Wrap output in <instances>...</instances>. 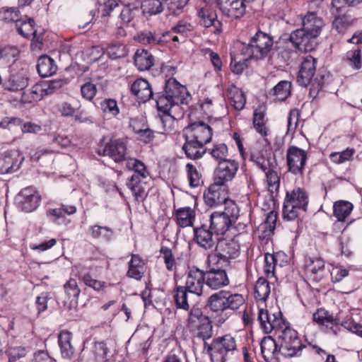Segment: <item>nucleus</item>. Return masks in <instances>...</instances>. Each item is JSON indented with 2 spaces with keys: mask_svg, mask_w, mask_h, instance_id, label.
Returning <instances> with one entry per match:
<instances>
[{
  "mask_svg": "<svg viewBox=\"0 0 362 362\" xmlns=\"http://www.w3.org/2000/svg\"><path fill=\"white\" fill-rule=\"evenodd\" d=\"M333 15L335 16L332 25L339 33L344 32L346 30L351 24L354 21L352 16L346 11L344 13L333 12Z\"/></svg>",
  "mask_w": 362,
  "mask_h": 362,
  "instance_id": "ea45409f",
  "label": "nucleus"
},
{
  "mask_svg": "<svg viewBox=\"0 0 362 362\" xmlns=\"http://www.w3.org/2000/svg\"><path fill=\"white\" fill-rule=\"evenodd\" d=\"M355 153L354 148H346L345 151L341 152H334L329 156L331 160L336 164H341L347 160L352 159V157Z\"/></svg>",
  "mask_w": 362,
  "mask_h": 362,
  "instance_id": "052dcab7",
  "label": "nucleus"
},
{
  "mask_svg": "<svg viewBox=\"0 0 362 362\" xmlns=\"http://www.w3.org/2000/svg\"><path fill=\"white\" fill-rule=\"evenodd\" d=\"M23 158L16 151H11L0 159V171L2 174L16 172L20 167Z\"/></svg>",
  "mask_w": 362,
  "mask_h": 362,
  "instance_id": "a878e982",
  "label": "nucleus"
},
{
  "mask_svg": "<svg viewBox=\"0 0 362 362\" xmlns=\"http://www.w3.org/2000/svg\"><path fill=\"white\" fill-rule=\"evenodd\" d=\"M214 249L218 250V254L221 258H223V262H227L228 264L231 259L238 257L240 254V246L233 240H220Z\"/></svg>",
  "mask_w": 362,
  "mask_h": 362,
  "instance_id": "412c9836",
  "label": "nucleus"
},
{
  "mask_svg": "<svg viewBox=\"0 0 362 362\" xmlns=\"http://www.w3.org/2000/svg\"><path fill=\"white\" fill-rule=\"evenodd\" d=\"M18 198L21 209L29 213L35 211L39 206L41 195L35 188L28 187L21 191Z\"/></svg>",
  "mask_w": 362,
  "mask_h": 362,
  "instance_id": "2eb2a0df",
  "label": "nucleus"
},
{
  "mask_svg": "<svg viewBox=\"0 0 362 362\" xmlns=\"http://www.w3.org/2000/svg\"><path fill=\"white\" fill-rule=\"evenodd\" d=\"M250 159L263 171H266L271 165L267 150L259 144H255L251 147Z\"/></svg>",
  "mask_w": 362,
  "mask_h": 362,
  "instance_id": "393cba45",
  "label": "nucleus"
},
{
  "mask_svg": "<svg viewBox=\"0 0 362 362\" xmlns=\"http://www.w3.org/2000/svg\"><path fill=\"white\" fill-rule=\"evenodd\" d=\"M35 22L33 19L29 18L28 21H24L20 25L17 24V29L18 33L24 37L28 38L31 35H35L36 37V31L34 29Z\"/></svg>",
  "mask_w": 362,
  "mask_h": 362,
  "instance_id": "69168bd1",
  "label": "nucleus"
},
{
  "mask_svg": "<svg viewBox=\"0 0 362 362\" xmlns=\"http://www.w3.org/2000/svg\"><path fill=\"white\" fill-rule=\"evenodd\" d=\"M107 52L112 59H118L126 57L128 50L123 44H112L107 48Z\"/></svg>",
  "mask_w": 362,
  "mask_h": 362,
  "instance_id": "e2e57ef3",
  "label": "nucleus"
},
{
  "mask_svg": "<svg viewBox=\"0 0 362 362\" xmlns=\"http://www.w3.org/2000/svg\"><path fill=\"white\" fill-rule=\"evenodd\" d=\"M189 185L192 187L199 186L202 183V175L197 169L190 163L186 165Z\"/></svg>",
  "mask_w": 362,
  "mask_h": 362,
  "instance_id": "680f3d73",
  "label": "nucleus"
},
{
  "mask_svg": "<svg viewBox=\"0 0 362 362\" xmlns=\"http://www.w3.org/2000/svg\"><path fill=\"white\" fill-rule=\"evenodd\" d=\"M322 25V18L315 12H309L303 18V28L292 32L289 40L300 51L310 52L315 47V39L320 33Z\"/></svg>",
  "mask_w": 362,
  "mask_h": 362,
  "instance_id": "f257e3e1",
  "label": "nucleus"
},
{
  "mask_svg": "<svg viewBox=\"0 0 362 362\" xmlns=\"http://www.w3.org/2000/svg\"><path fill=\"white\" fill-rule=\"evenodd\" d=\"M205 284L204 272L196 268H191L187 274L185 287L189 293L200 296L203 293V287Z\"/></svg>",
  "mask_w": 362,
  "mask_h": 362,
  "instance_id": "dca6fc26",
  "label": "nucleus"
},
{
  "mask_svg": "<svg viewBox=\"0 0 362 362\" xmlns=\"http://www.w3.org/2000/svg\"><path fill=\"white\" fill-rule=\"evenodd\" d=\"M214 232L206 224L194 228V241L204 250L212 251L216 246L217 239Z\"/></svg>",
  "mask_w": 362,
  "mask_h": 362,
  "instance_id": "ddd939ff",
  "label": "nucleus"
},
{
  "mask_svg": "<svg viewBox=\"0 0 362 362\" xmlns=\"http://www.w3.org/2000/svg\"><path fill=\"white\" fill-rule=\"evenodd\" d=\"M146 182L147 180H136V177H131L127 182L128 187L131 189L136 200H142L146 195V189L144 187V185L146 184Z\"/></svg>",
  "mask_w": 362,
  "mask_h": 362,
  "instance_id": "c03bdc74",
  "label": "nucleus"
},
{
  "mask_svg": "<svg viewBox=\"0 0 362 362\" xmlns=\"http://www.w3.org/2000/svg\"><path fill=\"white\" fill-rule=\"evenodd\" d=\"M287 165L290 172L302 174L307 159L305 151L296 146H290L286 153Z\"/></svg>",
  "mask_w": 362,
  "mask_h": 362,
  "instance_id": "f8f14e48",
  "label": "nucleus"
},
{
  "mask_svg": "<svg viewBox=\"0 0 362 362\" xmlns=\"http://www.w3.org/2000/svg\"><path fill=\"white\" fill-rule=\"evenodd\" d=\"M212 135V127L204 121L192 122L183 129V136L198 140L205 144H209L211 141Z\"/></svg>",
  "mask_w": 362,
  "mask_h": 362,
  "instance_id": "9d476101",
  "label": "nucleus"
},
{
  "mask_svg": "<svg viewBox=\"0 0 362 362\" xmlns=\"http://www.w3.org/2000/svg\"><path fill=\"white\" fill-rule=\"evenodd\" d=\"M238 170V163L234 160L220 162L214 171V181L224 186L235 177Z\"/></svg>",
  "mask_w": 362,
  "mask_h": 362,
  "instance_id": "9b49d317",
  "label": "nucleus"
},
{
  "mask_svg": "<svg viewBox=\"0 0 362 362\" xmlns=\"http://www.w3.org/2000/svg\"><path fill=\"white\" fill-rule=\"evenodd\" d=\"M100 108L103 112L109 117H115L119 113L117 101L114 99H105L100 103Z\"/></svg>",
  "mask_w": 362,
  "mask_h": 362,
  "instance_id": "5fc2aeb1",
  "label": "nucleus"
},
{
  "mask_svg": "<svg viewBox=\"0 0 362 362\" xmlns=\"http://www.w3.org/2000/svg\"><path fill=\"white\" fill-rule=\"evenodd\" d=\"M205 284L212 290H218L229 284L230 281L224 269L212 268L204 272Z\"/></svg>",
  "mask_w": 362,
  "mask_h": 362,
  "instance_id": "6ab92c4d",
  "label": "nucleus"
},
{
  "mask_svg": "<svg viewBox=\"0 0 362 362\" xmlns=\"http://www.w3.org/2000/svg\"><path fill=\"white\" fill-rule=\"evenodd\" d=\"M200 18V23L205 28L213 27L214 33L219 35L222 33V23L217 19V15L208 7L201 8L197 13Z\"/></svg>",
  "mask_w": 362,
  "mask_h": 362,
  "instance_id": "5701e85b",
  "label": "nucleus"
},
{
  "mask_svg": "<svg viewBox=\"0 0 362 362\" xmlns=\"http://www.w3.org/2000/svg\"><path fill=\"white\" fill-rule=\"evenodd\" d=\"M353 204L347 201H338L334 204V216L339 221H344L353 210Z\"/></svg>",
  "mask_w": 362,
  "mask_h": 362,
  "instance_id": "37998d69",
  "label": "nucleus"
},
{
  "mask_svg": "<svg viewBox=\"0 0 362 362\" xmlns=\"http://www.w3.org/2000/svg\"><path fill=\"white\" fill-rule=\"evenodd\" d=\"M108 351L109 349L104 341L96 342L93 349L96 362H106Z\"/></svg>",
  "mask_w": 362,
  "mask_h": 362,
  "instance_id": "774afa93",
  "label": "nucleus"
},
{
  "mask_svg": "<svg viewBox=\"0 0 362 362\" xmlns=\"http://www.w3.org/2000/svg\"><path fill=\"white\" fill-rule=\"evenodd\" d=\"M76 209L74 206L62 204L59 209H49L47 211V215L52 218L53 221H56L61 217H64L65 214L71 215L76 212Z\"/></svg>",
  "mask_w": 362,
  "mask_h": 362,
  "instance_id": "3c124183",
  "label": "nucleus"
},
{
  "mask_svg": "<svg viewBox=\"0 0 362 362\" xmlns=\"http://www.w3.org/2000/svg\"><path fill=\"white\" fill-rule=\"evenodd\" d=\"M258 320L264 332L270 333L272 331H274L275 334L283 325L287 324L284 319L276 316L274 314L272 316L269 315L268 311L263 308H260L258 311Z\"/></svg>",
  "mask_w": 362,
  "mask_h": 362,
  "instance_id": "aec40b11",
  "label": "nucleus"
},
{
  "mask_svg": "<svg viewBox=\"0 0 362 362\" xmlns=\"http://www.w3.org/2000/svg\"><path fill=\"white\" fill-rule=\"evenodd\" d=\"M222 187L223 186L218 185L214 181L213 184L209 186L208 190L204 194V199L207 205L214 206L221 203L225 204L226 202L230 201L226 199L224 195H223V191L221 190Z\"/></svg>",
  "mask_w": 362,
  "mask_h": 362,
  "instance_id": "bb28decb",
  "label": "nucleus"
},
{
  "mask_svg": "<svg viewBox=\"0 0 362 362\" xmlns=\"http://www.w3.org/2000/svg\"><path fill=\"white\" fill-rule=\"evenodd\" d=\"M227 97L230 105L236 110H241L245 105L244 93L236 86L231 85L227 90Z\"/></svg>",
  "mask_w": 362,
  "mask_h": 362,
  "instance_id": "473e14b6",
  "label": "nucleus"
},
{
  "mask_svg": "<svg viewBox=\"0 0 362 362\" xmlns=\"http://www.w3.org/2000/svg\"><path fill=\"white\" fill-rule=\"evenodd\" d=\"M91 235L95 239L101 238L105 241H110L113 235V231L110 228L95 225L90 228Z\"/></svg>",
  "mask_w": 362,
  "mask_h": 362,
  "instance_id": "603ef678",
  "label": "nucleus"
},
{
  "mask_svg": "<svg viewBox=\"0 0 362 362\" xmlns=\"http://www.w3.org/2000/svg\"><path fill=\"white\" fill-rule=\"evenodd\" d=\"M160 252L162 255L166 269L168 271H175L176 269V262L172 250L167 247H162Z\"/></svg>",
  "mask_w": 362,
  "mask_h": 362,
  "instance_id": "338daca9",
  "label": "nucleus"
},
{
  "mask_svg": "<svg viewBox=\"0 0 362 362\" xmlns=\"http://www.w3.org/2000/svg\"><path fill=\"white\" fill-rule=\"evenodd\" d=\"M189 291L182 286H177L174 294V300L177 308L187 310L189 308Z\"/></svg>",
  "mask_w": 362,
  "mask_h": 362,
  "instance_id": "de8ad7c7",
  "label": "nucleus"
},
{
  "mask_svg": "<svg viewBox=\"0 0 362 362\" xmlns=\"http://www.w3.org/2000/svg\"><path fill=\"white\" fill-rule=\"evenodd\" d=\"M124 8L120 13V18L125 23L132 22L140 13V3L136 0L123 1Z\"/></svg>",
  "mask_w": 362,
  "mask_h": 362,
  "instance_id": "7c9ffc66",
  "label": "nucleus"
},
{
  "mask_svg": "<svg viewBox=\"0 0 362 362\" xmlns=\"http://www.w3.org/2000/svg\"><path fill=\"white\" fill-rule=\"evenodd\" d=\"M37 70L42 77H48L56 72L57 66L52 58L44 55L38 59Z\"/></svg>",
  "mask_w": 362,
  "mask_h": 362,
  "instance_id": "f704fd0d",
  "label": "nucleus"
},
{
  "mask_svg": "<svg viewBox=\"0 0 362 362\" xmlns=\"http://www.w3.org/2000/svg\"><path fill=\"white\" fill-rule=\"evenodd\" d=\"M71 333L62 330L59 334V345L64 358H69L74 355V348L71 344Z\"/></svg>",
  "mask_w": 362,
  "mask_h": 362,
  "instance_id": "c9c22d12",
  "label": "nucleus"
},
{
  "mask_svg": "<svg viewBox=\"0 0 362 362\" xmlns=\"http://www.w3.org/2000/svg\"><path fill=\"white\" fill-rule=\"evenodd\" d=\"M187 327L195 336L202 339L204 342L213 336V325L210 319L203 315L199 308H193L189 313Z\"/></svg>",
  "mask_w": 362,
  "mask_h": 362,
  "instance_id": "6e6552de",
  "label": "nucleus"
},
{
  "mask_svg": "<svg viewBox=\"0 0 362 362\" xmlns=\"http://www.w3.org/2000/svg\"><path fill=\"white\" fill-rule=\"evenodd\" d=\"M317 61L310 55L304 57L297 77L299 85L305 87L312 82L316 71Z\"/></svg>",
  "mask_w": 362,
  "mask_h": 362,
  "instance_id": "a211bd4d",
  "label": "nucleus"
},
{
  "mask_svg": "<svg viewBox=\"0 0 362 362\" xmlns=\"http://www.w3.org/2000/svg\"><path fill=\"white\" fill-rule=\"evenodd\" d=\"M236 348L235 338L230 334L215 338L211 344L204 343V351L209 355L211 362H226L227 355Z\"/></svg>",
  "mask_w": 362,
  "mask_h": 362,
  "instance_id": "20e7f679",
  "label": "nucleus"
},
{
  "mask_svg": "<svg viewBox=\"0 0 362 362\" xmlns=\"http://www.w3.org/2000/svg\"><path fill=\"white\" fill-rule=\"evenodd\" d=\"M176 218L180 227L191 226L195 218V212L190 207L180 208L176 211Z\"/></svg>",
  "mask_w": 362,
  "mask_h": 362,
  "instance_id": "58836bf2",
  "label": "nucleus"
},
{
  "mask_svg": "<svg viewBox=\"0 0 362 362\" xmlns=\"http://www.w3.org/2000/svg\"><path fill=\"white\" fill-rule=\"evenodd\" d=\"M264 172L267 176L268 190L272 194L276 193L279 190L280 185V177L278 173L272 169L271 166Z\"/></svg>",
  "mask_w": 362,
  "mask_h": 362,
  "instance_id": "864d4df0",
  "label": "nucleus"
},
{
  "mask_svg": "<svg viewBox=\"0 0 362 362\" xmlns=\"http://www.w3.org/2000/svg\"><path fill=\"white\" fill-rule=\"evenodd\" d=\"M165 91L157 93L156 101L158 110L163 113L180 110V105L173 103Z\"/></svg>",
  "mask_w": 362,
  "mask_h": 362,
  "instance_id": "4c0bfd02",
  "label": "nucleus"
},
{
  "mask_svg": "<svg viewBox=\"0 0 362 362\" xmlns=\"http://www.w3.org/2000/svg\"><path fill=\"white\" fill-rule=\"evenodd\" d=\"M166 95L171 99L173 103L177 105L183 104L185 100L186 89L174 78L168 79L165 83V90Z\"/></svg>",
  "mask_w": 362,
  "mask_h": 362,
  "instance_id": "4be33fe9",
  "label": "nucleus"
},
{
  "mask_svg": "<svg viewBox=\"0 0 362 362\" xmlns=\"http://www.w3.org/2000/svg\"><path fill=\"white\" fill-rule=\"evenodd\" d=\"M291 83L288 81H281L272 90L270 94L279 100H286L291 94Z\"/></svg>",
  "mask_w": 362,
  "mask_h": 362,
  "instance_id": "8fccbe9b",
  "label": "nucleus"
},
{
  "mask_svg": "<svg viewBox=\"0 0 362 362\" xmlns=\"http://www.w3.org/2000/svg\"><path fill=\"white\" fill-rule=\"evenodd\" d=\"M239 216V208L233 201L225 202L222 212H214L210 215V229L215 235H223L236 222Z\"/></svg>",
  "mask_w": 362,
  "mask_h": 362,
  "instance_id": "f03ea898",
  "label": "nucleus"
},
{
  "mask_svg": "<svg viewBox=\"0 0 362 362\" xmlns=\"http://www.w3.org/2000/svg\"><path fill=\"white\" fill-rule=\"evenodd\" d=\"M131 90L137 99L143 103L149 100L153 94L148 82L143 78L136 80L132 83Z\"/></svg>",
  "mask_w": 362,
  "mask_h": 362,
  "instance_id": "c85d7f7f",
  "label": "nucleus"
},
{
  "mask_svg": "<svg viewBox=\"0 0 362 362\" xmlns=\"http://www.w3.org/2000/svg\"><path fill=\"white\" fill-rule=\"evenodd\" d=\"M261 352L267 360L272 358L277 352L278 342L269 336L264 337L261 341Z\"/></svg>",
  "mask_w": 362,
  "mask_h": 362,
  "instance_id": "a18cd8bd",
  "label": "nucleus"
},
{
  "mask_svg": "<svg viewBox=\"0 0 362 362\" xmlns=\"http://www.w3.org/2000/svg\"><path fill=\"white\" fill-rule=\"evenodd\" d=\"M270 293V286L267 280L260 277L255 285V298L257 300H265Z\"/></svg>",
  "mask_w": 362,
  "mask_h": 362,
  "instance_id": "09e8293b",
  "label": "nucleus"
},
{
  "mask_svg": "<svg viewBox=\"0 0 362 362\" xmlns=\"http://www.w3.org/2000/svg\"><path fill=\"white\" fill-rule=\"evenodd\" d=\"M45 95L43 86L35 84L23 93L21 100L23 103H31L40 100Z\"/></svg>",
  "mask_w": 362,
  "mask_h": 362,
  "instance_id": "79ce46f5",
  "label": "nucleus"
},
{
  "mask_svg": "<svg viewBox=\"0 0 362 362\" xmlns=\"http://www.w3.org/2000/svg\"><path fill=\"white\" fill-rule=\"evenodd\" d=\"M278 339L279 352L285 357H293L305 347L296 330L289 324L283 325L276 334Z\"/></svg>",
  "mask_w": 362,
  "mask_h": 362,
  "instance_id": "39448f33",
  "label": "nucleus"
},
{
  "mask_svg": "<svg viewBox=\"0 0 362 362\" xmlns=\"http://www.w3.org/2000/svg\"><path fill=\"white\" fill-rule=\"evenodd\" d=\"M140 8L144 14L152 16L160 13L164 6L161 0H145L140 4Z\"/></svg>",
  "mask_w": 362,
  "mask_h": 362,
  "instance_id": "49530a36",
  "label": "nucleus"
},
{
  "mask_svg": "<svg viewBox=\"0 0 362 362\" xmlns=\"http://www.w3.org/2000/svg\"><path fill=\"white\" fill-rule=\"evenodd\" d=\"M175 112H164L160 116V121L163 124V129L166 133H170L174 130L175 124H177V117Z\"/></svg>",
  "mask_w": 362,
  "mask_h": 362,
  "instance_id": "4d7b16f0",
  "label": "nucleus"
},
{
  "mask_svg": "<svg viewBox=\"0 0 362 362\" xmlns=\"http://www.w3.org/2000/svg\"><path fill=\"white\" fill-rule=\"evenodd\" d=\"M28 82L27 69L13 64L10 68L8 76L5 80L4 86L10 91H20L28 86Z\"/></svg>",
  "mask_w": 362,
  "mask_h": 362,
  "instance_id": "1a4fd4ad",
  "label": "nucleus"
},
{
  "mask_svg": "<svg viewBox=\"0 0 362 362\" xmlns=\"http://www.w3.org/2000/svg\"><path fill=\"white\" fill-rule=\"evenodd\" d=\"M126 166L128 170L134 171L131 177H136V180L149 179V173L145 164L141 160L133 158H129L127 160Z\"/></svg>",
  "mask_w": 362,
  "mask_h": 362,
  "instance_id": "2f4dec72",
  "label": "nucleus"
},
{
  "mask_svg": "<svg viewBox=\"0 0 362 362\" xmlns=\"http://www.w3.org/2000/svg\"><path fill=\"white\" fill-rule=\"evenodd\" d=\"M210 154L212 158L220 162L227 160L226 159L228 151V147L225 144H216L213 146V148L210 150Z\"/></svg>",
  "mask_w": 362,
  "mask_h": 362,
  "instance_id": "13d9d810",
  "label": "nucleus"
},
{
  "mask_svg": "<svg viewBox=\"0 0 362 362\" xmlns=\"http://www.w3.org/2000/svg\"><path fill=\"white\" fill-rule=\"evenodd\" d=\"M308 204L307 193L300 188L287 192L284 203L283 215L288 221L294 220L300 211H305Z\"/></svg>",
  "mask_w": 362,
  "mask_h": 362,
  "instance_id": "0eeeda50",
  "label": "nucleus"
},
{
  "mask_svg": "<svg viewBox=\"0 0 362 362\" xmlns=\"http://www.w3.org/2000/svg\"><path fill=\"white\" fill-rule=\"evenodd\" d=\"M97 153L100 156H107L115 162L119 163L126 159L127 147L120 140H110L103 147L98 148Z\"/></svg>",
  "mask_w": 362,
  "mask_h": 362,
  "instance_id": "4468645a",
  "label": "nucleus"
},
{
  "mask_svg": "<svg viewBox=\"0 0 362 362\" xmlns=\"http://www.w3.org/2000/svg\"><path fill=\"white\" fill-rule=\"evenodd\" d=\"M184 137L185 142L182 148L186 156L192 160H197L202 158L206 152V144L198 140L189 139L187 136Z\"/></svg>",
  "mask_w": 362,
  "mask_h": 362,
  "instance_id": "b1692460",
  "label": "nucleus"
},
{
  "mask_svg": "<svg viewBox=\"0 0 362 362\" xmlns=\"http://www.w3.org/2000/svg\"><path fill=\"white\" fill-rule=\"evenodd\" d=\"M64 288L66 296L63 300L64 305L69 308L76 307L78 305V297L81 292L76 281L74 279H70L64 284Z\"/></svg>",
  "mask_w": 362,
  "mask_h": 362,
  "instance_id": "cd10ccee",
  "label": "nucleus"
},
{
  "mask_svg": "<svg viewBox=\"0 0 362 362\" xmlns=\"http://www.w3.org/2000/svg\"><path fill=\"white\" fill-rule=\"evenodd\" d=\"M130 127H132L134 132L139 136L141 139L145 143H150L154 138L153 131L149 128H140L138 127V122L136 119H132Z\"/></svg>",
  "mask_w": 362,
  "mask_h": 362,
  "instance_id": "6e6d98bb",
  "label": "nucleus"
},
{
  "mask_svg": "<svg viewBox=\"0 0 362 362\" xmlns=\"http://www.w3.org/2000/svg\"><path fill=\"white\" fill-rule=\"evenodd\" d=\"M313 320L320 325H325L327 327L330 325H337L339 319L333 316L327 310L324 308L318 309L313 315Z\"/></svg>",
  "mask_w": 362,
  "mask_h": 362,
  "instance_id": "a19ab883",
  "label": "nucleus"
},
{
  "mask_svg": "<svg viewBox=\"0 0 362 362\" xmlns=\"http://www.w3.org/2000/svg\"><path fill=\"white\" fill-rule=\"evenodd\" d=\"M244 302L243 295L222 290L210 296L206 306L211 312L218 315L228 309H238Z\"/></svg>",
  "mask_w": 362,
  "mask_h": 362,
  "instance_id": "7ed1b4c3",
  "label": "nucleus"
},
{
  "mask_svg": "<svg viewBox=\"0 0 362 362\" xmlns=\"http://www.w3.org/2000/svg\"><path fill=\"white\" fill-rule=\"evenodd\" d=\"M217 5L223 15L235 18L245 14L246 5L242 0H216Z\"/></svg>",
  "mask_w": 362,
  "mask_h": 362,
  "instance_id": "f3484780",
  "label": "nucleus"
},
{
  "mask_svg": "<svg viewBox=\"0 0 362 362\" xmlns=\"http://www.w3.org/2000/svg\"><path fill=\"white\" fill-rule=\"evenodd\" d=\"M266 107L264 106L258 107L253 114V124L256 131L259 132L263 137H266L268 134V129L265 126Z\"/></svg>",
  "mask_w": 362,
  "mask_h": 362,
  "instance_id": "e433bc0d",
  "label": "nucleus"
},
{
  "mask_svg": "<svg viewBox=\"0 0 362 362\" xmlns=\"http://www.w3.org/2000/svg\"><path fill=\"white\" fill-rule=\"evenodd\" d=\"M273 46V40L267 34L257 32L250 43L243 44L240 54L246 59H261L266 57Z\"/></svg>",
  "mask_w": 362,
  "mask_h": 362,
  "instance_id": "423d86ee",
  "label": "nucleus"
},
{
  "mask_svg": "<svg viewBox=\"0 0 362 362\" xmlns=\"http://www.w3.org/2000/svg\"><path fill=\"white\" fill-rule=\"evenodd\" d=\"M145 272V264L143 259L138 255H132L129 263L127 274L129 277L139 280Z\"/></svg>",
  "mask_w": 362,
  "mask_h": 362,
  "instance_id": "72a5a7b5",
  "label": "nucleus"
},
{
  "mask_svg": "<svg viewBox=\"0 0 362 362\" xmlns=\"http://www.w3.org/2000/svg\"><path fill=\"white\" fill-rule=\"evenodd\" d=\"M78 277L83 281L85 285L93 288L96 291H103L107 286L105 281L94 279L89 274H78Z\"/></svg>",
  "mask_w": 362,
  "mask_h": 362,
  "instance_id": "bf43d9fd",
  "label": "nucleus"
},
{
  "mask_svg": "<svg viewBox=\"0 0 362 362\" xmlns=\"http://www.w3.org/2000/svg\"><path fill=\"white\" fill-rule=\"evenodd\" d=\"M136 40L143 45H158L160 37L150 31H144L137 35Z\"/></svg>",
  "mask_w": 362,
  "mask_h": 362,
  "instance_id": "0e129e2a",
  "label": "nucleus"
},
{
  "mask_svg": "<svg viewBox=\"0 0 362 362\" xmlns=\"http://www.w3.org/2000/svg\"><path fill=\"white\" fill-rule=\"evenodd\" d=\"M154 57L144 49H138L134 56V63L140 71L149 70L154 64Z\"/></svg>",
  "mask_w": 362,
  "mask_h": 362,
  "instance_id": "c756f323",
  "label": "nucleus"
}]
</instances>
